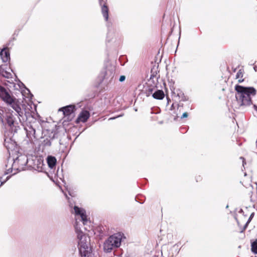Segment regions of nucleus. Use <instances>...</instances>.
Segmentation results:
<instances>
[{"label": "nucleus", "mask_w": 257, "mask_h": 257, "mask_svg": "<svg viewBox=\"0 0 257 257\" xmlns=\"http://www.w3.org/2000/svg\"><path fill=\"white\" fill-rule=\"evenodd\" d=\"M100 5L102 6L101 7V12L102 15L104 18L105 21H107L108 19V9L107 7L104 4L102 5V1L103 0H99Z\"/></svg>", "instance_id": "13"}, {"label": "nucleus", "mask_w": 257, "mask_h": 257, "mask_svg": "<svg viewBox=\"0 0 257 257\" xmlns=\"http://www.w3.org/2000/svg\"><path fill=\"white\" fill-rule=\"evenodd\" d=\"M121 238L122 235L120 233H115L110 236L104 243V250L106 252H110L114 248L119 247Z\"/></svg>", "instance_id": "5"}, {"label": "nucleus", "mask_w": 257, "mask_h": 257, "mask_svg": "<svg viewBox=\"0 0 257 257\" xmlns=\"http://www.w3.org/2000/svg\"><path fill=\"white\" fill-rule=\"evenodd\" d=\"M243 76V73L241 71V70H239L236 73V79H238V81L239 82H241L243 80L242 79H241V78Z\"/></svg>", "instance_id": "18"}, {"label": "nucleus", "mask_w": 257, "mask_h": 257, "mask_svg": "<svg viewBox=\"0 0 257 257\" xmlns=\"http://www.w3.org/2000/svg\"><path fill=\"white\" fill-rule=\"evenodd\" d=\"M28 128L27 129V135H32L35 138H36V129L35 128V125L34 124L33 125H30L28 126Z\"/></svg>", "instance_id": "17"}, {"label": "nucleus", "mask_w": 257, "mask_h": 257, "mask_svg": "<svg viewBox=\"0 0 257 257\" xmlns=\"http://www.w3.org/2000/svg\"><path fill=\"white\" fill-rule=\"evenodd\" d=\"M0 56L3 62H7L10 59V53L7 50H2Z\"/></svg>", "instance_id": "14"}, {"label": "nucleus", "mask_w": 257, "mask_h": 257, "mask_svg": "<svg viewBox=\"0 0 257 257\" xmlns=\"http://www.w3.org/2000/svg\"><path fill=\"white\" fill-rule=\"evenodd\" d=\"M252 215H253L252 214L250 215V217L248 219V221L247 222V223L246 224V225H247V224L250 221L251 219H252Z\"/></svg>", "instance_id": "23"}, {"label": "nucleus", "mask_w": 257, "mask_h": 257, "mask_svg": "<svg viewBox=\"0 0 257 257\" xmlns=\"http://www.w3.org/2000/svg\"><path fill=\"white\" fill-rule=\"evenodd\" d=\"M120 116V115H119V116H117V117H119ZM115 117H111V118H110L109 119V120H110V119H115Z\"/></svg>", "instance_id": "30"}, {"label": "nucleus", "mask_w": 257, "mask_h": 257, "mask_svg": "<svg viewBox=\"0 0 257 257\" xmlns=\"http://www.w3.org/2000/svg\"><path fill=\"white\" fill-rule=\"evenodd\" d=\"M235 98L239 107L248 106L252 104V98L256 94V90L252 87H245L236 85Z\"/></svg>", "instance_id": "1"}, {"label": "nucleus", "mask_w": 257, "mask_h": 257, "mask_svg": "<svg viewBox=\"0 0 257 257\" xmlns=\"http://www.w3.org/2000/svg\"><path fill=\"white\" fill-rule=\"evenodd\" d=\"M51 180L53 181V182H55V180L53 179V178H51Z\"/></svg>", "instance_id": "31"}, {"label": "nucleus", "mask_w": 257, "mask_h": 257, "mask_svg": "<svg viewBox=\"0 0 257 257\" xmlns=\"http://www.w3.org/2000/svg\"><path fill=\"white\" fill-rule=\"evenodd\" d=\"M121 41V36L119 32L116 30H109L107 34V41L112 43L114 45L120 44Z\"/></svg>", "instance_id": "7"}, {"label": "nucleus", "mask_w": 257, "mask_h": 257, "mask_svg": "<svg viewBox=\"0 0 257 257\" xmlns=\"http://www.w3.org/2000/svg\"><path fill=\"white\" fill-rule=\"evenodd\" d=\"M54 137L55 135L53 133H51V135L49 136L44 137L42 141V145L45 148L50 147Z\"/></svg>", "instance_id": "9"}, {"label": "nucleus", "mask_w": 257, "mask_h": 257, "mask_svg": "<svg viewBox=\"0 0 257 257\" xmlns=\"http://www.w3.org/2000/svg\"><path fill=\"white\" fill-rule=\"evenodd\" d=\"M240 159L242 160V166H244L245 164L244 159L242 157H240Z\"/></svg>", "instance_id": "24"}, {"label": "nucleus", "mask_w": 257, "mask_h": 257, "mask_svg": "<svg viewBox=\"0 0 257 257\" xmlns=\"http://www.w3.org/2000/svg\"><path fill=\"white\" fill-rule=\"evenodd\" d=\"M75 108L74 105H69L59 109V111H62L64 115L68 116L72 113Z\"/></svg>", "instance_id": "8"}, {"label": "nucleus", "mask_w": 257, "mask_h": 257, "mask_svg": "<svg viewBox=\"0 0 257 257\" xmlns=\"http://www.w3.org/2000/svg\"><path fill=\"white\" fill-rule=\"evenodd\" d=\"M0 98L15 110L20 122L24 121L27 119L26 114H24L17 100L11 95L9 90L1 85H0Z\"/></svg>", "instance_id": "2"}, {"label": "nucleus", "mask_w": 257, "mask_h": 257, "mask_svg": "<svg viewBox=\"0 0 257 257\" xmlns=\"http://www.w3.org/2000/svg\"><path fill=\"white\" fill-rule=\"evenodd\" d=\"M114 74L115 70L113 67H107L100 74V77L102 78V82L106 85L111 83L113 79Z\"/></svg>", "instance_id": "6"}, {"label": "nucleus", "mask_w": 257, "mask_h": 257, "mask_svg": "<svg viewBox=\"0 0 257 257\" xmlns=\"http://www.w3.org/2000/svg\"><path fill=\"white\" fill-rule=\"evenodd\" d=\"M7 180V179H6L5 181H4V182H1V184H0V186L2 185V184L5 183V182H6Z\"/></svg>", "instance_id": "29"}, {"label": "nucleus", "mask_w": 257, "mask_h": 257, "mask_svg": "<svg viewBox=\"0 0 257 257\" xmlns=\"http://www.w3.org/2000/svg\"><path fill=\"white\" fill-rule=\"evenodd\" d=\"M27 163L28 157L25 155L21 154L14 160L12 168L8 169L4 175L9 174L8 177H12L15 175L18 171L24 170Z\"/></svg>", "instance_id": "4"}, {"label": "nucleus", "mask_w": 257, "mask_h": 257, "mask_svg": "<svg viewBox=\"0 0 257 257\" xmlns=\"http://www.w3.org/2000/svg\"><path fill=\"white\" fill-rule=\"evenodd\" d=\"M7 140H5V145L6 146V147L8 148L9 147L7 145Z\"/></svg>", "instance_id": "27"}, {"label": "nucleus", "mask_w": 257, "mask_h": 257, "mask_svg": "<svg viewBox=\"0 0 257 257\" xmlns=\"http://www.w3.org/2000/svg\"><path fill=\"white\" fill-rule=\"evenodd\" d=\"M253 106V108H254V109L255 111H257V105H256L255 104H254Z\"/></svg>", "instance_id": "26"}, {"label": "nucleus", "mask_w": 257, "mask_h": 257, "mask_svg": "<svg viewBox=\"0 0 257 257\" xmlns=\"http://www.w3.org/2000/svg\"><path fill=\"white\" fill-rule=\"evenodd\" d=\"M60 179L63 182V178H60Z\"/></svg>", "instance_id": "32"}, {"label": "nucleus", "mask_w": 257, "mask_h": 257, "mask_svg": "<svg viewBox=\"0 0 257 257\" xmlns=\"http://www.w3.org/2000/svg\"><path fill=\"white\" fill-rule=\"evenodd\" d=\"M188 113L185 112H184L182 114V115L181 116V118H186V117H188Z\"/></svg>", "instance_id": "22"}, {"label": "nucleus", "mask_w": 257, "mask_h": 257, "mask_svg": "<svg viewBox=\"0 0 257 257\" xmlns=\"http://www.w3.org/2000/svg\"><path fill=\"white\" fill-rule=\"evenodd\" d=\"M152 96L155 99L162 100L164 98L165 94L163 90H157L154 93H153Z\"/></svg>", "instance_id": "16"}, {"label": "nucleus", "mask_w": 257, "mask_h": 257, "mask_svg": "<svg viewBox=\"0 0 257 257\" xmlns=\"http://www.w3.org/2000/svg\"><path fill=\"white\" fill-rule=\"evenodd\" d=\"M154 89V88L151 87H148V88H147L146 90L147 96H149L151 94H152Z\"/></svg>", "instance_id": "20"}, {"label": "nucleus", "mask_w": 257, "mask_h": 257, "mask_svg": "<svg viewBox=\"0 0 257 257\" xmlns=\"http://www.w3.org/2000/svg\"><path fill=\"white\" fill-rule=\"evenodd\" d=\"M6 117L7 123L9 126H11L12 125H15L16 120L14 115L12 113L7 115Z\"/></svg>", "instance_id": "15"}, {"label": "nucleus", "mask_w": 257, "mask_h": 257, "mask_svg": "<svg viewBox=\"0 0 257 257\" xmlns=\"http://www.w3.org/2000/svg\"><path fill=\"white\" fill-rule=\"evenodd\" d=\"M89 116L90 113L89 111L87 110H83L79 114L76 119V122L78 123L80 121L85 122L87 120Z\"/></svg>", "instance_id": "11"}, {"label": "nucleus", "mask_w": 257, "mask_h": 257, "mask_svg": "<svg viewBox=\"0 0 257 257\" xmlns=\"http://www.w3.org/2000/svg\"><path fill=\"white\" fill-rule=\"evenodd\" d=\"M125 76L124 75H121L119 77V81L120 82H123L125 80Z\"/></svg>", "instance_id": "21"}, {"label": "nucleus", "mask_w": 257, "mask_h": 257, "mask_svg": "<svg viewBox=\"0 0 257 257\" xmlns=\"http://www.w3.org/2000/svg\"><path fill=\"white\" fill-rule=\"evenodd\" d=\"M39 160L36 156L28 157V163L27 165L30 168L36 169L38 165Z\"/></svg>", "instance_id": "10"}, {"label": "nucleus", "mask_w": 257, "mask_h": 257, "mask_svg": "<svg viewBox=\"0 0 257 257\" xmlns=\"http://www.w3.org/2000/svg\"><path fill=\"white\" fill-rule=\"evenodd\" d=\"M3 113L2 111L0 110V118L1 119L2 121H3V119L2 118Z\"/></svg>", "instance_id": "25"}, {"label": "nucleus", "mask_w": 257, "mask_h": 257, "mask_svg": "<svg viewBox=\"0 0 257 257\" xmlns=\"http://www.w3.org/2000/svg\"><path fill=\"white\" fill-rule=\"evenodd\" d=\"M74 213L76 215V222L75 225V230L77 233L78 238L79 239L78 242L79 245L81 247H83L85 249L88 247V244L85 242L84 241L85 240L86 236L83 234L82 232L80 230V228L78 225V217L81 218L80 220L83 222V224L85 225L87 222L88 219L86 215V212L84 209L82 208H79L78 206H75L74 207Z\"/></svg>", "instance_id": "3"}, {"label": "nucleus", "mask_w": 257, "mask_h": 257, "mask_svg": "<svg viewBox=\"0 0 257 257\" xmlns=\"http://www.w3.org/2000/svg\"><path fill=\"white\" fill-rule=\"evenodd\" d=\"M253 69H254V70H255V71H257V66H256V65H255V66L253 67Z\"/></svg>", "instance_id": "28"}, {"label": "nucleus", "mask_w": 257, "mask_h": 257, "mask_svg": "<svg viewBox=\"0 0 257 257\" xmlns=\"http://www.w3.org/2000/svg\"><path fill=\"white\" fill-rule=\"evenodd\" d=\"M46 160L49 168L53 169L56 166L57 160L55 157L53 156H48L47 157Z\"/></svg>", "instance_id": "12"}, {"label": "nucleus", "mask_w": 257, "mask_h": 257, "mask_svg": "<svg viewBox=\"0 0 257 257\" xmlns=\"http://www.w3.org/2000/svg\"><path fill=\"white\" fill-rule=\"evenodd\" d=\"M251 250L255 253H257V240H256L251 244Z\"/></svg>", "instance_id": "19"}]
</instances>
